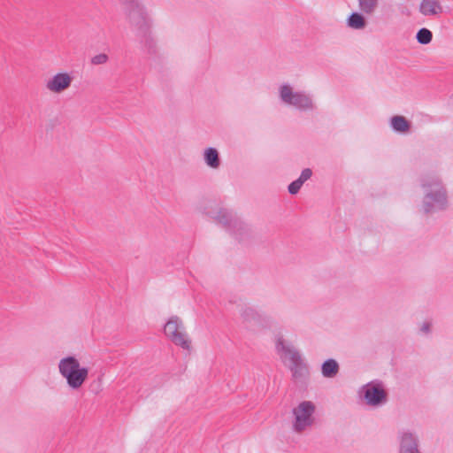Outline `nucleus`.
Segmentation results:
<instances>
[{
	"instance_id": "obj_1",
	"label": "nucleus",
	"mask_w": 453,
	"mask_h": 453,
	"mask_svg": "<svg viewBox=\"0 0 453 453\" xmlns=\"http://www.w3.org/2000/svg\"><path fill=\"white\" fill-rule=\"evenodd\" d=\"M420 186L425 191L422 201L426 214L444 211L448 207V193L442 180L436 175L427 174L420 178Z\"/></svg>"
},
{
	"instance_id": "obj_2",
	"label": "nucleus",
	"mask_w": 453,
	"mask_h": 453,
	"mask_svg": "<svg viewBox=\"0 0 453 453\" xmlns=\"http://www.w3.org/2000/svg\"><path fill=\"white\" fill-rule=\"evenodd\" d=\"M58 369L72 389L80 388L88 376V368L81 366L80 362L73 356L63 357L59 361Z\"/></svg>"
},
{
	"instance_id": "obj_3",
	"label": "nucleus",
	"mask_w": 453,
	"mask_h": 453,
	"mask_svg": "<svg viewBox=\"0 0 453 453\" xmlns=\"http://www.w3.org/2000/svg\"><path fill=\"white\" fill-rule=\"evenodd\" d=\"M125 13L129 24L135 28L136 35H145L151 28V20L145 8L137 0L125 5Z\"/></svg>"
},
{
	"instance_id": "obj_4",
	"label": "nucleus",
	"mask_w": 453,
	"mask_h": 453,
	"mask_svg": "<svg viewBox=\"0 0 453 453\" xmlns=\"http://www.w3.org/2000/svg\"><path fill=\"white\" fill-rule=\"evenodd\" d=\"M183 324L178 316H172L164 326L165 334L177 346L184 349H189L191 341L187 334L181 331Z\"/></svg>"
},
{
	"instance_id": "obj_5",
	"label": "nucleus",
	"mask_w": 453,
	"mask_h": 453,
	"mask_svg": "<svg viewBox=\"0 0 453 453\" xmlns=\"http://www.w3.org/2000/svg\"><path fill=\"white\" fill-rule=\"evenodd\" d=\"M280 99L299 110L306 111L314 108L311 98L303 92H294L288 84H284L280 88Z\"/></svg>"
},
{
	"instance_id": "obj_6",
	"label": "nucleus",
	"mask_w": 453,
	"mask_h": 453,
	"mask_svg": "<svg viewBox=\"0 0 453 453\" xmlns=\"http://www.w3.org/2000/svg\"><path fill=\"white\" fill-rule=\"evenodd\" d=\"M314 411L315 404L311 401H303L300 403L297 407L294 408V430L297 433H300L303 431L307 426H311L314 421V418L312 417Z\"/></svg>"
},
{
	"instance_id": "obj_7",
	"label": "nucleus",
	"mask_w": 453,
	"mask_h": 453,
	"mask_svg": "<svg viewBox=\"0 0 453 453\" xmlns=\"http://www.w3.org/2000/svg\"><path fill=\"white\" fill-rule=\"evenodd\" d=\"M362 389L363 398L369 406H380L388 401V393L380 380L368 382Z\"/></svg>"
},
{
	"instance_id": "obj_8",
	"label": "nucleus",
	"mask_w": 453,
	"mask_h": 453,
	"mask_svg": "<svg viewBox=\"0 0 453 453\" xmlns=\"http://www.w3.org/2000/svg\"><path fill=\"white\" fill-rule=\"evenodd\" d=\"M277 348L286 354L290 355L292 361L291 372L292 376L296 380H303L309 375V370L307 365L303 362L300 354L296 350H291L289 347L284 344L283 340L279 339L277 342Z\"/></svg>"
},
{
	"instance_id": "obj_9",
	"label": "nucleus",
	"mask_w": 453,
	"mask_h": 453,
	"mask_svg": "<svg viewBox=\"0 0 453 453\" xmlns=\"http://www.w3.org/2000/svg\"><path fill=\"white\" fill-rule=\"evenodd\" d=\"M206 214L222 225L228 233L234 228V225L241 219L233 211L226 208H219L216 213L207 211Z\"/></svg>"
},
{
	"instance_id": "obj_10",
	"label": "nucleus",
	"mask_w": 453,
	"mask_h": 453,
	"mask_svg": "<svg viewBox=\"0 0 453 453\" xmlns=\"http://www.w3.org/2000/svg\"><path fill=\"white\" fill-rule=\"evenodd\" d=\"M73 78L67 73L55 74L48 82L47 88L54 93H60L67 89L72 83Z\"/></svg>"
},
{
	"instance_id": "obj_11",
	"label": "nucleus",
	"mask_w": 453,
	"mask_h": 453,
	"mask_svg": "<svg viewBox=\"0 0 453 453\" xmlns=\"http://www.w3.org/2000/svg\"><path fill=\"white\" fill-rule=\"evenodd\" d=\"M399 453H421L418 438L410 432H404L400 437Z\"/></svg>"
},
{
	"instance_id": "obj_12",
	"label": "nucleus",
	"mask_w": 453,
	"mask_h": 453,
	"mask_svg": "<svg viewBox=\"0 0 453 453\" xmlns=\"http://www.w3.org/2000/svg\"><path fill=\"white\" fill-rule=\"evenodd\" d=\"M418 11L424 16H434L442 12L439 0H421Z\"/></svg>"
},
{
	"instance_id": "obj_13",
	"label": "nucleus",
	"mask_w": 453,
	"mask_h": 453,
	"mask_svg": "<svg viewBox=\"0 0 453 453\" xmlns=\"http://www.w3.org/2000/svg\"><path fill=\"white\" fill-rule=\"evenodd\" d=\"M240 242L249 240L252 235L251 228L241 219L229 233Z\"/></svg>"
},
{
	"instance_id": "obj_14",
	"label": "nucleus",
	"mask_w": 453,
	"mask_h": 453,
	"mask_svg": "<svg viewBox=\"0 0 453 453\" xmlns=\"http://www.w3.org/2000/svg\"><path fill=\"white\" fill-rule=\"evenodd\" d=\"M390 127L395 132L405 134L411 130V123L402 115H395L390 118Z\"/></svg>"
},
{
	"instance_id": "obj_15",
	"label": "nucleus",
	"mask_w": 453,
	"mask_h": 453,
	"mask_svg": "<svg viewBox=\"0 0 453 453\" xmlns=\"http://www.w3.org/2000/svg\"><path fill=\"white\" fill-rule=\"evenodd\" d=\"M141 44L150 55H155L157 53V43L154 38L151 36V30L150 29L144 34H139L136 35Z\"/></svg>"
},
{
	"instance_id": "obj_16",
	"label": "nucleus",
	"mask_w": 453,
	"mask_h": 453,
	"mask_svg": "<svg viewBox=\"0 0 453 453\" xmlns=\"http://www.w3.org/2000/svg\"><path fill=\"white\" fill-rule=\"evenodd\" d=\"M203 159L205 164L212 169H218L220 165L219 153L215 148L209 147L205 149Z\"/></svg>"
},
{
	"instance_id": "obj_17",
	"label": "nucleus",
	"mask_w": 453,
	"mask_h": 453,
	"mask_svg": "<svg viewBox=\"0 0 453 453\" xmlns=\"http://www.w3.org/2000/svg\"><path fill=\"white\" fill-rule=\"evenodd\" d=\"M340 370L338 362L335 359L328 358L321 365V372L325 378L335 377Z\"/></svg>"
},
{
	"instance_id": "obj_18",
	"label": "nucleus",
	"mask_w": 453,
	"mask_h": 453,
	"mask_svg": "<svg viewBox=\"0 0 453 453\" xmlns=\"http://www.w3.org/2000/svg\"><path fill=\"white\" fill-rule=\"evenodd\" d=\"M347 25L353 29H363L366 26V19L362 13L354 12L348 17Z\"/></svg>"
},
{
	"instance_id": "obj_19",
	"label": "nucleus",
	"mask_w": 453,
	"mask_h": 453,
	"mask_svg": "<svg viewBox=\"0 0 453 453\" xmlns=\"http://www.w3.org/2000/svg\"><path fill=\"white\" fill-rule=\"evenodd\" d=\"M241 316L246 322H259L261 320V315L252 307L243 308Z\"/></svg>"
},
{
	"instance_id": "obj_20",
	"label": "nucleus",
	"mask_w": 453,
	"mask_h": 453,
	"mask_svg": "<svg viewBox=\"0 0 453 453\" xmlns=\"http://www.w3.org/2000/svg\"><path fill=\"white\" fill-rule=\"evenodd\" d=\"M416 40L419 44L427 45L433 40V33L428 28L422 27L418 30Z\"/></svg>"
},
{
	"instance_id": "obj_21",
	"label": "nucleus",
	"mask_w": 453,
	"mask_h": 453,
	"mask_svg": "<svg viewBox=\"0 0 453 453\" xmlns=\"http://www.w3.org/2000/svg\"><path fill=\"white\" fill-rule=\"evenodd\" d=\"M377 5L378 0H359L360 10L366 14H372Z\"/></svg>"
},
{
	"instance_id": "obj_22",
	"label": "nucleus",
	"mask_w": 453,
	"mask_h": 453,
	"mask_svg": "<svg viewBox=\"0 0 453 453\" xmlns=\"http://www.w3.org/2000/svg\"><path fill=\"white\" fill-rule=\"evenodd\" d=\"M108 60H109V57L107 54L100 53L98 55L94 56L91 58L90 62L94 65H104V64L107 63Z\"/></svg>"
},
{
	"instance_id": "obj_23",
	"label": "nucleus",
	"mask_w": 453,
	"mask_h": 453,
	"mask_svg": "<svg viewBox=\"0 0 453 453\" xmlns=\"http://www.w3.org/2000/svg\"><path fill=\"white\" fill-rule=\"evenodd\" d=\"M302 186L303 183L301 182V180L296 179L288 185V191L290 195H296L300 191Z\"/></svg>"
},
{
	"instance_id": "obj_24",
	"label": "nucleus",
	"mask_w": 453,
	"mask_h": 453,
	"mask_svg": "<svg viewBox=\"0 0 453 453\" xmlns=\"http://www.w3.org/2000/svg\"><path fill=\"white\" fill-rule=\"evenodd\" d=\"M312 175V171L311 168H304L297 180H301V182L303 184L306 180H308Z\"/></svg>"
},
{
	"instance_id": "obj_25",
	"label": "nucleus",
	"mask_w": 453,
	"mask_h": 453,
	"mask_svg": "<svg viewBox=\"0 0 453 453\" xmlns=\"http://www.w3.org/2000/svg\"><path fill=\"white\" fill-rule=\"evenodd\" d=\"M421 331H423L424 333H429L430 332V324L427 322L424 323L421 327Z\"/></svg>"
},
{
	"instance_id": "obj_26",
	"label": "nucleus",
	"mask_w": 453,
	"mask_h": 453,
	"mask_svg": "<svg viewBox=\"0 0 453 453\" xmlns=\"http://www.w3.org/2000/svg\"><path fill=\"white\" fill-rule=\"evenodd\" d=\"M124 6L126 4H130V3H133L134 0H119Z\"/></svg>"
}]
</instances>
